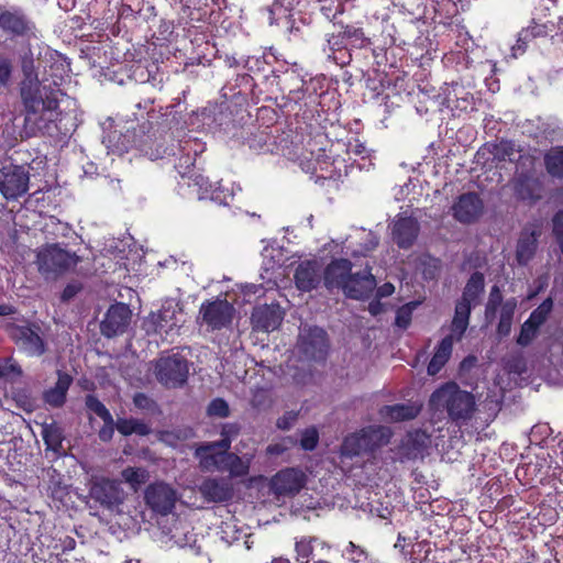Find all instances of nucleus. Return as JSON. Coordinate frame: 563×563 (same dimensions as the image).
<instances>
[{"label": "nucleus", "mask_w": 563, "mask_h": 563, "mask_svg": "<svg viewBox=\"0 0 563 563\" xmlns=\"http://www.w3.org/2000/svg\"><path fill=\"white\" fill-rule=\"evenodd\" d=\"M103 427L99 430V438L103 442H108L112 439L115 428V421L111 417L110 422H103Z\"/></svg>", "instance_id": "69168bd1"}, {"label": "nucleus", "mask_w": 563, "mask_h": 563, "mask_svg": "<svg viewBox=\"0 0 563 563\" xmlns=\"http://www.w3.org/2000/svg\"><path fill=\"white\" fill-rule=\"evenodd\" d=\"M22 376L21 366L12 358H4L0 362V378L14 380Z\"/></svg>", "instance_id": "79ce46f5"}, {"label": "nucleus", "mask_w": 563, "mask_h": 563, "mask_svg": "<svg viewBox=\"0 0 563 563\" xmlns=\"http://www.w3.org/2000/svg\"><path fill=\"white\" fill-rule=\"evenodd\" d=\"M29 165L8 164L0 169V194L4 199L15 201L24 196L30 185Z\"/></svg>", "instance_id": "6e6552de"}, {"label": "nucleus", "mask_w": 563, "mask_h": 563, "mask_svg": "<svg viewBox=\"0 0 563 563\" xmlns=\"http://www.w3.org/2000/svg\"><path fill=\"white\" fill-rule=\"evenodd\" d=\"M539 327L526 320L521 325L517 343L520 346H528L538 334Z\"/></svg>", "instance_id": "c03bdc74"}, {"label": "nucleus", "mask_w": 563, "mask_h": 563, "mask_svg": "<svg viewBox=\"0 0 563 563\" xmlns=\"http://www.w3.org/2000/svg\"><path fill=\"white\" fill-rule=\"evenodd\" d=\"M305 485V475L295 468L278 472L272 479V488L276 495L294 496Z\"/></svg>", "instance_id": "aec40b11"}, {"label": "nucleus", "mask_w": 563, "mask_h": 563, "mask_svg": "<svg viewBox=\"0 0 563 563\" xmlns=\"http://www.w3.org/2000/svg\"><path fill=\"white\" fill-rule=\"evenodd\" d=\"M472 307L473 306H471L470 303H465V302L459 300L455 306L454 318L457 320H463L465 322H470Z\"/></svg>", "instance_id": "052dcab7"}, {"label": "nucleus", "mask_w": 563, "mask_h": 563, "mask_svg": "<svg viewBox=\"0 0 563 563\" xmlns=\"http://www.w3.org/2000/svg\"><path fill=\"white\" fill-rule=\"evenodd\" d=\"M548 35L547 25L533 24L519 32V42L529 43L536 37H543Z\"/></svg>", "instance_id": "37998d69"}, {"label": "nucleus", "mask_w": 563, "mask_h": 563, "mask_svg": "<svg viewBox=\"0 0 563 563\" xmlns=\"http://www.w3.org/2000/svg\"><path fill=\"white\" fill-rule=\"evenodd\" d=\"M80 262V256L60 243H46L36 251L37 269L46 279H56L74 269Z\"/></svg>", "instance_id": "7ed1b4c3"}, {"label": "nucleus", "mask_w": 563, "mask_h": 563, "mask_svg": "<svg viewBox=\"0 0 563 563\" xmlns=\"http://www.w3.org/2000/svg\"><path fill=\"white\" fill-rule=\"evenodd\" d=\"M131 320V310L125 303L112 305L101 321V333L107 338L122 334Z\"/></svg>", "instance_id": "dca6fc26"}, {"label": "nucleus", "mask_w": 563, "mask_h": 563, "mask_svg": "<svg viewBox=\"0 0 563 563\" xmlns=\"http://www.w3.org/2000/svg\"><path fill=\"white\" fill-rule=\"evenodd\" d=\"M419 413V408L413 405L397 404L393 406H384L380 409V415L390 421H405L416 418Z\"/></svg>", "instance_id": "2f4dec72"}, {"label": "nucleus", "mask_w": 563, "mask_h": 563, "mask_svg": "<svg viewBox=\"0 0 563 563\" xmlns=\"http://www.w3.org/2000/svg\"><path fill=\"white\" fill-rule=\"evenodd\" d=\"M335 64L344 66L350 63L351 55L346 49H339L328 55Z\"/></svg>", "instance_id": "338daca9"}, {"label": "nucleus", "mask_w": 563, "mask_h": 563, "mask_svg": "<svg viewBox=\"0 0 563 563\" xmlns=\"http://www.w3.org/2000/svg\"><path fill=\"white\" fill-rule=\"evenodd\" d=\"M430 444V437L422 430L408 432L398 448V456L401 461L422 457Z\"/></svg>", "instance_id": "412c9836"}, {"label": "nucleus", "mask_w": 563, "mask_h": 563, "mask_svg": "<svg viewBox=\"0 0 563 563\" xmlns=\"http://www.w3.org/2000/svg\"><path fill=\"white\" fill-rule=\"evenodd\" d=\"M419 231L418 222L410 218H399L393 225V239L401 249H408L412 245Z\"/></svg>", "instance_id": "b1692460"}, {"label": "nucleus", "mask_w": 563, "mask_h": 563, "mask_svg": "<svg viewBox=\"0 0 563 563\" xmlns=\"http://www.w3.org/2000/svg\"><path fill=\"white\" fill-rule=\"evenodd\" d=\"M516 196L523 201L537 202L542 197V183L539 178L528 174H520L515 179Z\"/></svg>", "instance_id": "5701e85b"}, {"label": "nucleus", "mask_w": 563, "mask_h": 563, "mask_svg": "<svg viewBox=\"0 0 563 563\" xmlns=\"http://www.w3.org/2000/svg\"><path fill=\"white\" fill-rule=\"evenodd\" d=\"M234 308L227 300L217 299L203 302L199 310L202 323L211 330H220L232 322Z\"/></svg>", "instance_id": "f8f14e48"}, {"label": "nucleus", "mask_w": 563, "mask_h": 563, "mask_svg": "<svg viewBox=\"0 0 563 563\" xmlns=\"http://www.w3.org/2000/svg\"><path fill=\"white\" fill-rule=\"evenodd\" d=\"M322 267L318 261H303L295 271V283L301 291H310L318 287L322 277Z\"/></svg>", "instance_id": "4be33fe9"}, {"label": "nucleus", "mask_w": 563, "mask_h": 563, "mask_svg": "<svg viewBox=\"0 0 563 563\" xmlns=\"http://www.w3.org/2000/svg\"><path fill=\"white\" fill-rule=\"evenodd\" d=\"M345 554L353 563H365L368 559L367 552L352 541L346 545Z\"/></svg>", "instance_id": "de8ad7c7"}, {"label": "nucleus", "mask_w": 563, "mask_h": 563, "mask_svg": "<svg viewBox=\"0 0 563 563\" xmlns=\"http://www.w3.org/2000/svg\"><path fill=\"white\" fill-rule=\"evenodd\" d=\"M198 448L205 449L206 451H209L210 453L211 452H224V453H228L229 450H230V445H229L228 440H222V439H220L218 441L201 443L200 445H198Z\"/></svg>", "instance_id": "5fc2aeb1"}, {"label": "nucleus", "mask_w": 563, "mask_h": 563, "mask_svg": "<svg viewBox=\"0 0 563 563\" xmlns=\"http://www.w3.org/2000/svg\"><path fill=\"white\" fill-rule=\"evenodd\" d=\"M540 232L525 230L517 243L516 258L520 265H527L536 254Z\"/></svg>", "instance_id": "a878e982"}, {"label": "nucleus", "mask_w": 563, "mask_h": 563, "mask_svg": "<svg viewBox=\"0 0 563 563\" xmlns=\"http://www.w3.org/2000/svg\"><path fill=\"white\" fill-rule=\"evenodd\" d=\"M0 29L10 38H36L37 27L31 16L20 7L0 8Z\"/></svg>", "instance_id": "423d86ee"}, {"label": "nucleus", "mask_w": 563, "mask_h": 563, "mask_svg": "<svg viewBox=\"0 0 563 563\" xmlns=\"http://www.w3.org/2000/svg\"><path fill=\"white\" fill-rule=\"evenodd\" d=\"M185 322L183 309L178 302L168 299L163 302L157 312H152L144 321V328L147 333L155 332L169 335L176 332Z\"/></svg>", "instance_id": "0eeeda50"}, {"label": "nucleus", "mask_w": 563, "mask_h": 563, "mask_svg": "<svg viewBox=\"0 0 563 563\" xmlns=\"http://www.w3.org/2000/svg\"><path fill=\"white\" fill-rule=\"evenodd\" d=\"M318 433L316 430H306L302 434L300 444L307 451L313 450L318 444Z\"/></svg>", "instance_id": "13d9d810"}, {"label": "nucleus", "mask_w": 563, "mask_h": 563, "mask_svg": "<svg viewBox=\"0 0 563 563\" xmlns=\"http://www.w3.org/2000/svg\"><path fill=\"white\" fill-rule=\"evenodd\" d=\"M517 308V299L510 298L500 305V317L499 318H509L514 319V314Z\"/></svg>", "instance_id": "680f3d73"}, {"label": "nucleus", "mask_w": 563, "mask_h": 563, "mask_svg": "<svg viewBox=\"0 0 563 563\" xmlns=\"http://www.w3.org/2000/svg\"><path fill=\"white\" fill-rule=\"evenodd\" d=\"M453 217L461 223L475 222L484 211V202L476 192L462 194L452 206Z\"/></svg>", "instance_id": "2eb2a0df"}, {"label": "nucleus", "mask_w": 563, "mask_h": 563, "mask_svg": "<svg viewBox=\"0 0 563 563\" xmlns=\"http://www.w3.org/2000/svg\"><path fill=\"white\" fill-rule=\"evenodd\" d=\"M198 492L208 503L222 504L231 500L234 495L230 477L208 476L198 485Z\"/></svg>", "instance_id": "4468645a"}, {"label": "nucleus", "mask_w": 563, "mask_h": 563, "mask_svg": "<svg viewBox=\"0 0 563 563\" xmlns=\"http://www.w3.org/2000/svg\"><path fill=\"white\" fill-rule=\"evenodd\" d=\"M316 537H301L295 542L296 561L298 563H308L313 553V542Z\"/></svg>", "instance_id": "c9c22d12"}, {"label": "nucleus", "mask_w": 563, "mask_h": 563, "mask_svg": "<svg viewBox=\"0 0 563 563\" xmlns=\"http://www.w3.org/2000/svg\"><path fill=\"white\" fill-rule=\"evenodd\" d=\"M89 498L110 512L121 514L125 500L122 483L106 477H92L89 483Z\"/></svg>", "instance_id": "39448f33"}, {"label": "nucleus", "mask_w": 563, "mask_h": 563, "mask_svg": "<svg viewBox=\"0 0 563 563\" xmlns=\"http://www.w3.org/2000/svg\"><path fill=\"white\" fill-rule=\"evenodd\" d=\"M251 404L254 408L258 410L266 409L271 406V399L267 390L265 389H256L253 393Z\"/></svg>", "instance_id": "8fccbe9b"}, {"label": "nucleus", "mask_w": 563, "mask_h": 563, "mask_svg": "<svg viewBox=\"0 0 563 563\" xmlns=\"http://www.w3.org/2000/svg\"><path fill=\"white\" fill-rule=\"evenodd\" d=\"M320 11L328 19L332 20L340 12L341 3L336 0H319Z\"/></svg>", "instance_id": "603ef678"}, {"label": "nucleus", "mask_w": 563, "mask_h": 563, "mask_svg": "<svg viewBox=\"0 0 563 563\" xmlns=\"http://www.w3.org/2000/svg\"><path fill=\"white\" fill-rule=\"evenodd\" d=\"M429 404L434 410H445L455 423L472 419L476 410L474 395L461 389L455 383H446L435 389L430 396Z\"/></svg>", "instance_id": "f03ea898"}, {"label": "nucleus", "mask_w": 563, "mask_h": 563, "mask_svg": "<svg viewBox=\"0 0 563 563\" xmlns=\"http://www.w3.org/2000/svg\"><path fill=\"white\" fill-rule=\"evenodd\" d=\"M389 441V430L383 427H368L347 435L341 446L344 456L353 457L374 452Z\"/></svg>", "instance_id": "20e7f679"}, {"label": "nucleus", "mask_w": 563, "mask_h": 563, "mask_svg": "<svg viewBox=\"0 0 563 563\" xmlns=\"http://www.w3.org/2000/svg\"><path fill=\"white\" fill-rule=\"evenodd\" d=\"M352 263L345 258L331 261L323 269V284L329 291L341 289L344 292L345 285L352 274Z\"/></svg>", "instance_id": "f3484780"}, {"label": "nucleus", "mask_w": 563, "mask_h": 563, "mask_svg": "<svg viewBox=\"0 0 563 563\" xmlns=\"http://www.w3.org/2000/svg\"><path fill=\"white\" fill-rule=\"evenodd\" d=\"M115 429L123 435L137 434L144 437L151 433L148 424L134 418H119L115 421Z\"/></svg>", "instance_id": "72a5a7b5"}, {"label": "nucleus", "mask_w": 563, "mask_h": 563, "mask_svg": "<svg viewBox=\"0 0 563 563\" xmlns=\"http://www.w3.org/2000/svg\"><path fill=\"white\" fill-rule=\"evenodd\" d=\"M41 435L48 450L55 453H59L63 450L64 432L57 422L42 423Z\"/></svg>", "instance_id": "c85d7f7f"}, {"label": "nucleus", "mask_w": 563, "mask_h": 563, "mask_svg": "<svg viewBox=\"0 0 563 563\" xmlns=\"http://www.w3.org/2000/svg\"><path fill=\"white\" fill-rule=\"evenodd\" d=\"M10 336L29 356H41L45 353V342L37 325H13L10 329Z\"/></svg>", "instance_id": "ddd939ff"}, {"label": "nucleus", "mask_w": 563, "mask_h": 563, "mask_svg": "<svg viewBox=\"0 0 563 563\" xmlns=\"http://www.w3.org/2000/svg\"><path fill=\"white\" fill-rule=\"evenodd\" d=\"M73 383V377L57 371V382L55 385L43 393V400L53 408H60L66 402L67 391Z\"/></svg>", "instance_id": "393cba45"}, {"label": "nucleus", "mask_w": 563, "mask_h": 563, "mask_svg": "<svg viewBox=\"0 0 563 563\" xmlns=\"http://www.w3.org/2000/svg\"><path fill=\"white\" fill-rule=\"evenodd\" d=\"M194 456L199 461V467L202 472L221 471L224 452H209L205 449L196 448Z\"/></svg>", "instance_id": "473e14b6"}, {"label": "nucleus", "mask_w": 563, "mask_h": 563, "mask_svg": "<svg viewBox=\"0 0 563 563\" xmlns=\"http://www.w3.org/2000/svg\"><path fill=\"white\" fill-rule=\"evenodd\" d=\"M297 419V415L294 412H286L283 417L276 421V427L280 430H288L292 427Z\"/></svg>", "instance_id": "0e129e2a"}, {"label": "nucleus", "mask_w": 563, "mask_h": 563, "mask_svg": "<svg viewBox=\"0 0 563 563\" xmlns=\"http://www.w3.org/2000/svg\"><path fill=\"white\" fill-rule=\"evenodd\" d=\"M82 286L79 282L69 283L63 290L60 299L63 301H69L73 299L80 290Z\"/></svg>", "instance_id": "e2e57ef3"}, {"label": "nucleus", "mask_w": 563, "mask_h": 563, "mask_svg": "<svg viewBox=\"0 0 563 563\" xmlns=\"http://www.w3.org/2000/svg\"><path fill=\"white\" fill-rule=\"evenodd\" d=\"M484 289L485 278L483 273L474 272L463 289L462 298L460 301L470 303L471 306H476L481 300V296L484 292Z\"/></svg>", "instance_id": "cd10ccee"}, {"label": "nucleus", "mask_w": 563, "mask_h": 563, "mask_svg": "<svg viewBox=\"0 0 563 563\" xmlns=\"http://www.w3.org/2000/svg\"><path fill=\"white\" fill-rule=\"evenodd\" d=\"M419 306V301H410L396 311L395 325L407 329L410 325L412 312Z\"/></svg>", "instance_id": "ea45409f"}, {"label": "nucleus", "mask_w": 563, "mask_h": 563, "mask_svg": "<svg viewBox=\"0 0 563 563\" xmlns=\"http://www.w3.org/2000/svg\"><path fill=\"white\" fill-rule=\"evenodd\" d=\"M13 65L8 57H0V86L7 87L12 77Z\"/></svg>", "instance_id": "09e8293b"}, {"label": "nucleus", "mask_w": 563, "mask_h": 563, "mask_svg": "<svg viewBox=\"0 0 563 563\" xmlns=\"http://www.w3.org/2000/svg\"><path fill=\"white\" fill-rule=\"evenodd\" d=\"M547 173L555 179H563V145L552 146L544 154Z\"/></svg>", "instance_id": "7c9ffc66"}, {"label": "nucleus", "mask_w": 563, "mask_h": 563, "mask_svg": "<svg viewBox=\"0 0 563 563\" xmlns=\"http://www.w3.org/2000/svg\"><path fill=\"white\" fill-rule=\"evenodd\" d=\"M552 299L547 298L530 313L527 320L540 328L547 321L550 312L552 311Z\"/></svg>", "instance_id": "e433bc0d"}, {"label": "nucleus", "mask_w": 563, "mask_h": 563, "mask_svg": "<svg viewBox=\"0 0 563 563\" xmlns=\"http://www.w3.org/2000/svg\"><path fill=\"white\" fill-rule=\"evenodd\" d=\"M20 66L23 76L21 81L38 79V74L35 67V60L33 57V53L31 51L24 53L21 56Z\"/></svg>", "instance_id": "58836bf2"}, {"label": "nucleus", "mask_w": 563, "mask_h": 563, "mask_svg": "<svg viewBox=\"0 0 563 563\" xmlns=\"http://www.w3.org/2000/svg\"><path fill=\"white\" fill-rule=\"evenodd\" d=\"M552 234L563 254V210H559L552 218Z\"/></svg>", "instance_id": "49530a36"}, {"label": "nucleus", "mask_w": 563, "mask_h": 563, "mask_svg": "<svg viewBox=\"0 0 563 563\" xmlns=\"http://www.w3.org/2000/svg\"><path fill=\"white\" fill-rule=\"evenodd\" d=\"M512 324V319L509 318H499V322L497 325V333L499 336L504 338L510 333Z\"/></svg>", "instance_id": "774afa93"}, {"label": "nucleus", "mask_w": 563, "mask_h": 563, "mask_svg": "<svg viewBox=\"0 0 563 563\" xmlns=\"http://www.w3.org/2000/svg\"><path fill=\"white\" fill-rule=\"evenodd\" d=\"M86 407L89 411L97 415L103 422H110L112 415L107 407L93 395H87L85 399Z\"/></svg>", "instance_id": "a19ab883"}, {"label": "nucleus", "mask_w": 563, "mask_h": 563, "mask_svg": "<svg viewBox=\"0 0 563 563\" xmlns=\"http://www.w3.org/2000/svg\"><path fill=\"white\" fill-rule=\"evenodd\" d=\"M20 97L25 109L24 126L27 135L45 133L48 123L38 114L53 112L58 108L57 93L59 90L47 85L46 80H27L19 84Z\"/></svg>", "instance_id": "f257e3e1"}, {"label": "nucleus", "mask_w": 563, "mask_h": 563, "mask_svg": "<svg viewBox=\"0 0 563 563\" xmlns=\"http://www.w3.org/2000/svg\"><path fill=\"white\" fill-rule=\"evenodd\" d=\"M375 288L376 279L371 268L366 267L363 272L351 274L343 294L351 299L364 300L371 297Z\"/></svg>", "instance_id": "a211bd4d"}, {"label": "nucleus", "mask_w": 563, "mask_h": 563, "mask_svg": "<svg viewBox=\"0 0 563 563\" xmlns=\"http://www.w3.org/2000/svg\"><path fill=\"white\" fill-rule=\"evenodd\" d=\"M284 319L279 305H263L253 309L251 321L257 331L271 332L276 330Z\"/></svg>", "instance_id": "6ab92c4d"}, {"label": "nucleus", "mask_w": 563, "mask_h": 563, "mask_svg": "<svg viewBox=\"0 0 563 563\" xmlns=\"http://www.w3.org/2000/svg\"><path fill=\"white\" fill-rule=\"evenodd\" d=\"M145 472L142 468L128 467L122 471V477L131 485H139L144 482Z\"/></svg>", "instance_id": "3c124183"}, {"label": "nucleus", "mask_w": 563, "mask_h": 563, "mask_svg": "<svg viewBox=\"0 0 563 563\" xmlns=\"http://www.w3.org/2000/svg\"><path fill=\"white\" fill-rule=\"evenodd\" d=\"M453 349V335H446L439 343L434 355L428 365V374L437 375L449 361Z\"/></svg>", "instance_id": "bb28decb"}, {"label": "nucleus", "mask_w": 563, "mask_h": 563, "mask_svg": "<svg viewBox=\"0 0 563 563\" xmlns=\"http://www.w3.org/2000/svg\"><path fill=\"white\" fill-rule=\"evenodd\" d=\"M251 459L240 457L235 453H224L221 471L229 472L230 479L233 477H243L250 472Z\"/></svg>", "instance_id": "c756f323"}, {"label": "nucleus", "mask_w": 563, "mask_h": 563, "mask_svg": "<svg viewBox=\"0 0 563 563\" xmlns=\"http://www.w3.org/2000/svg\"><path fill=\"white\" fill-rule=\"evenodd\" d=\"M144 498L154 512L166 516L175 508L178 495L170 485L157 482L147 486Z\"/></svg>", "instance_id": "9b49d317"}, {"label": "nucleus", "mask_w": 563, "mask_h": 563, "mask_svg": "<svg viewBox=\"0 0 563 563\" xmlns=\"http://www.w3.org/2000/svg\"><path fill=\"white\" fill-rule=\"evenodd\" d=\"M328 49L333 53L339 49H346V42L343 32H339L338 34H332L327 40Z\"/></svg>", "instance_id": "864d4df0"}, {"label": "nucleus", "mask_w": 563, "mask_h": 563, "mask_svg": "<svg viewBox=\"0 0 563 563\" xmlns=\"http://www.w3.org/2000/svg\"><path fill=\"white\" fill-rule=\"evenodd\" d=\"M297 347L305 358L320 362L329 351L327 332L320 327H303L299 330Z\"/></svg>", "instance_id": "9d476101"}, {"label": "nucleus", "mask_w": 563, "mask_h": 563, "mask_svg": "<svg viewBox=\"0 0 563 563\" xmlns=\"http://www.w3.org/2000/svg\"><path fill=\"white\" fill-rule=\"evenodd\" d=\"M240 433V426L238 423H224L221 428V439L228 440L231 446L232 440L235 439Z\"/></svg>", "instance_id": "4d7b16f0"}, {"label": "nucleus", "mask_w": 563, "mask_h": 563, "mask_svg": "<svg viewBox=\"0 0 563 563\" xmlns=\"http://www.w3.org/2000/svg\"><path fill=\"white\" fill-rule=\"evenodd\" d=\"M500 305H503V295L500 288L497 285H494L490 289L489 297L485 307V318L487 321H493Z\"/></svg>", "instance_id": "4c0bfd02"}, {"label": "nucleus", "mask_w": 563, "mask_h": 563, "mask_svg": "<svg viewBox=\"0 0 563 563\" xmlns=\"http://www.w3.org/2000/svg\"><path fill=\"white\" fill-rule=\"evenodd\" d=\"M207 412L211 417L225 418L230 415V409L224 399L216 398L209 404Z\"/></svg>", "instance_id": "a18cd8bd"}, {"label": "nucleus", "mask_w": 563, "mask_h": 563, "mask_svg": "<svg viewBox=\"0 0 563 563\" xmlns=\"http://www.w3.org/2000/svg\"><path fill=\"white\" fill-rule=\"evenodd\" d=\"M188 374V361L179 354L161 356L155 363L157 380L168 388L183 386L187 382Z\"/></svg>", "instance_id": "1a4fd4ad"}, {"label": "nucleus", "mask_w": 563, "mask_h": 563, "mask_svg": "<svg viewBox=\"0 0 563 563\" xmlns=\"http://www.w3.org/2000/svg\"><path fill=\"white\" fill-rule=\"evenodd\" d=\"M512 148L508 142H500L499 144L493 145L492 153L499 161H505L507 157L510 158Z\"/></svg>", "instance_id": "bf43d9fd"}, {"label": "nucleus", "mask_w": 563, "mask_h": 563, "mask_svg": "<svg viewBox=\"0 0 563 563\" xmlns=\"http://www.w3.org/2000/svg\"><path fill=\"white\" fill-rule=\"evenodd\" d=\"M342 32L345 37L346 45H351L356 48H364L371 44L368 37L365 36L364 32L360 27L353 25L342 26Z\"/></svg>", "instance_id": "f704fd0d"}, {"label": "nucleus", "mask_w": 563, "mask_h": 563, "mask_svg": "<svg viewBox=\"0 0 563 563\" xmlns=\"http://www.w3.org/2000/svg\"><path fill=\"white\" fill-rule=\"evenodd\" d=\"M133 404L143 410H153L156 407L155 401L144 393H136L133 397Z\"/></svg>", "instance_id": "6e6d98bb"}]
</instances>
